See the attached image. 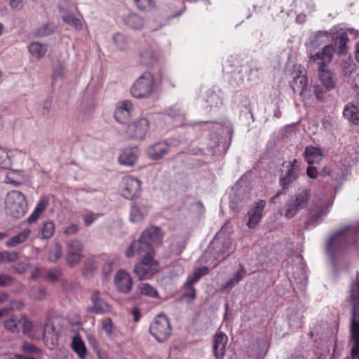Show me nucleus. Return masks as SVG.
Segmentation results:
<instances>
[{"label": "nucleus", "mask_w": 359, "mask_h": 359, "mask_svg": "<svg viewBox=\"0 0 359 359\" xmlns=\"http://www.w3.org/2000/svg\"><path fill=\"white\" fill-rule=\"evenodd\" d=\"M357 291L353 289L351 295L352 304V316L351 322V355L353 358L359 355V285Z\"/></svg>", "instance_id": "obj_1"}, {"label": "nucleus", "mask_w": 359, "mask_h": 359, "mask_svg": "<svg viewBox=\"0 0 359 359\" xmlns=\"http://www.w3.org/2000/svg\"><path fill=\"white\" fill-rule=\"evenodd\" d=\"M354 231L352 229L348 228L341 229L330 236L327 241V253L334 258L343 249L346 248L348 244L354 242Z\"/></svg>", "instance_id": "obj_2"}, {"label": "nucleus", "mask_w": 359, "mask_h": 359, "mask_svg": "<svg viewBox=\"0 0 359 359\" xmlns=\"http://www.w3.org/2000/svg\"><path fill=\"white\" fill-rule=\"evenodd\" d=\"M156 90L155 78L150 72H144L133 83L130 94L137 99L148 98Z\"/></svg>", "instance_id": "obj_3"}, {"label": "nucleus", "mask_w": 359, "mask_h": 359, "mask_svg": "<svg viewBox=\"0 0 359 359\" xmlns=\"http://www.w3.org/2000/svg\"><path fill=\"white\" fill-rule=\"evenodd\" d=\"M311 189L305 187L299 189L285 205L284 216L287 219H291L300 210L306 208L311 200Z\"/></svg>", "instance_id": "obj_4"}, {"label": "nucleus", "mask_w": 359, "mask_h": 359, "mask_svg": "<svg viewBox=\"0 0 359 359\" xmlns=\"http://www.w3.org/2000/svg\"><path fill=\"white\" fill-rule=\"evenodd\" d=\"M5 209L8 215L15 219L22 217L27 210L25 196L18 191H11L5 198Z\"/></svg>", "instance_id": "obj_5"}, {"label": "nucleus", "mask_w": 359, "mask_h": 359, "mask_svg": "<svg viewBox=\"0 0 359 359\" xmlns=\"http://www.w3.org/2000/svg\"><path fill=\"white\" fill-rule=\"evenodd\" d=\"M124 255L128 259H132L138 256L141 259H149L155 257V251L153 245L141 239V236L138 239L133 241L127 249L124 251Z\"/></svg>", "instance_id": "obj_6"}, {"label": "nucleus", "mask_w": 359, "mask_h": 359, "mask_svg": "<svg viewBox=\"0 0 359 359\" xmlns=\"http://www.w3.org/2000/svg\"><path fill=\"white\" fill-rule=\"evenodd\" d=\"M334 197L332 194L323 192L317 193L311 202V207L309 210L310 214L316 219H320L325 215L333 204Z\"/></svg>", "instance_id": "obj_7"}, {"label": "nucleus", "mask_w": 359, "mask_h": 359, "mask_svg": "<svg viewBox=\"0 0 359 359\" xmlns=\"http://www.w3.org/2000/svg\"><path fill=\"white\" fill-rule=\"evenodd\" d=\"M149 332L156 341L159 342L166 341L171 334V327L168 317L163 314L158 315L150 325Z\"/></svg>", "instance_id": "obj_8"}, {"label": "nucleus", "mask_w": 359, "mask_h": 359, "mask_svg": "<svg viewBox=\"0 0 359 359\" xmlns=\"http://www.w3.org/2000/svg\"><path fill=\"white\" fill-rule=\"evenodd\" d=\"M160 266L154 257L149 259H141L133 269L134 274L139 280H147L151 278L155 273L159 271Z\"/></svg>", "instance_id": "obj_9"}, {"label": "nucleus", "mask_w": 359, "mask_h": 359, "mask_svg": "<svg viewBox=\"0 0 359 359\" xmlns=\"http://www.w3.org/2000/svg\"><path fill=\"white\" fill-rule=\"evenodd\" d=\"M149 130V121L146 118H140L130 123L126 130V135L134 140H143Z\"/></svg>", "instance_id": "obj_10"}, {"label": "nucleus", "mask_w": 359, "mask_h": 359, "mask_svg": "<svg viewBox=\"0 0 359 359\" xmlns=\"http://www.w3.org/2000/svg\"><path fill=\"white\" fill-rule=\"evenodd\" d=\"M142 191L140 180L133 176H126L122 180V196L132 200L140 196Z\"/></svg>", "instance_id": "obj_11"}, {"label": "nucleus", "mask_w": 359, "mask_h": 359, "mask_svg": "<svg viewBox=\"0 0 359 359\" xmlns=\"http://www.w3.org/2000/svg\"><path fill=\"white\" fill-rule=\"evenodd\" d=\"M290 86L294 93L304 97L309 88V81L305 71L298 70L294 72L293 79L290 81Z\"/></svg>", "instance_id": "obj_12"}, {"label": "nucleus", "mask_w": 359, "mask_h": 359, "mask_svg": "<svg viewBox=\"0 0 359 359\" xmlns=\"http://www.w3.org/2000/svg\"><path fill=\"white\" fill-rule=\"evenodd\" d=\"M114 283L117 290L123 293H129L133 287L130 274L124 269H119L114 276Z\"/></svg>", "instance_id": "obj_13"}, {"label": "nucleus", "mask_w": 359, "mask_h": 359, "mask_svg": "<svg viewBox=\"0 0 359 359\" xmlns=\"http://www.w3.org/2000/svg\"><path fill=\"white\" fill-rule=\"evenodd\" d=\"M334 48L332 45H327L323 47L322 51L311 55L309 57L310 62L318 65V69L323 68L329 64L333 58Z\"/></svg>", "instance_id": "obj_14"}, {"label": "nucleus", "mask_w": 359, "mask_h": 359, "mask_svg": "<svg viewBox=\"0 0 359 359\" xmlns=\"http://www.w3.org/2000/svg\"><path fill=\"white\" fill-rule=\"evenodd\" d=\"M266 204L264 200H258L255 203L254 208L248 212L247 226L250 229L255 228L261 221Z\"/></svg>", "instance_id": "obj_15"}, {"label": "nucleus", "mask_w": 359, "mask_h": 359, "mask_svg": "<svg viewBox=\"0 0 359 359\" xmlns=\"http://www.w3.org/2000/svg\"><path fill=\"white\" fill-rule=\"evenodd\" d=\"M141 239L150 243L153 247L161 245L162 244L164 233L162 229L156 226H151L144 229L140 234Z\"/></svg>", "instance_id": "obj_16"}, {"label": "nucleus", "mask_w": 359, "mask_h": 359, "mask_svg": "<svg viewBox=\"0 0 359 359\" xmlns=\"http://www.w3.org/2000/svg\"><path fill=\"white\" fill-rule=\"evenodd\" d=\"M170 150V146L165 141L155 142L149 146L146 150L147 156L154 161L160 160Z\"/></svg>", "instance_id": "obj_17"}, {"label": "nucleus", "mask_w": 359, "mask_h": 359, "mask_svg": "<svg viewBox=\"0 0 359 359\" xmlns=\"http://www.w3.org/2000/svg\"><path fill=\"white\" fill-rule=\"evenodd\" d=\"M139 62L145 67H151L157 62V55L150 44H144L140 50Z\"/></svg>", "instance_id": "obj_18"}, {"label": "nucleus", "mask_w": 359, "mask_h": 359, "mask_svg": "<svg viewBox=\"0 0 359 359\" xmlns=\"http://www.w3.org/2000/svg\"><path fill=\"white\" fill-rule=\"evenodd\" d=\"M133 104L130 100L119 102L114 111V118L120 123H126L131 116Z\"/></svg>", "instance_id": "obj_19"}, {"label": "nucleus", "mask_w": 359, "mask_h": 359, "mask_svg": "<svg viewBox=\"0 0 359 359\" xmlns=\"http://www.w3.org/2000/svg\"><path fill=\"white\" fill-rule=\"evenodd\" d=\"M82 250L83 246L77 241H71L68 244L67 261L70 266H73L79 263Z\"/></svg>", "instance_id": "obj_20"}, {"label": "nucleus", "mask_w": 359, "mask_h": 359, "mask_svg": "<svg viewBox=\"0 0 359 359\" xmlns=\"http://www.w3.org/2000/svg\"><path fill=\"white\" fill-rule=\"evenodd\" d=\"M140 156V150L137 147L126 148L118 156L120 164L126 166H133L137 162Z\"/></svg>", "instance_id": "obj_21"}, {"label": "nucleus", "mask_w": 359, "mask_h": 359, "mask_svg": "<svg viewBox=\"0 0 359 359\" xmlns=\"http://www.w3.org/2000/svg\"><path fill=\"white\" fill-rule=\"evenodd\" d=\"M148 210L147 205L142 201L133 204L130 209V220L137 223L143 221Z\"/></svg>", "instance_id": "obj_22"}, {"label": "nucleus", "mask_w": 359, "mask_h": 359, "mask_svg": "<svg viewBox=\"0 0 359 359\" xmlns=\"http://www.w3.org/2000/svg\"><path fill=\"white\" fill-rule=\"evenodd\" d=\"M91 301L93 302V306L90 309L92 312L96 313H104L109 311V305L100 298V292L98 291L92 294Z\"/></svg>", "instance_id": "obj_23"}, {"label": "nucleus", "mask_w": 359, "mask_h": 359, "mask_svg": "<svg viewBox=\"0 0 359 359\" xmlns=\"http://www.w3.org/2000/svg\"><path fill=\"white\" fill-rule=\"evenodd\" d=\"M227 341L228 337L223 332H220L216 334L214 339L213 350L217 358L224 355Z\"/></svg>", "instance_id": "obj_24"}, {"label": "nucleus", "mask_w": 359, "mask_h": 359, "mask_svg": "<svg viewBox=\"0 0 359 359\" xmlns=\"http://www.w3.org/2000/svg\"><path fill=\"white\" fill-rule=\"evenodd\" d=\"M343 115L348 122L357 124L359 121V104L348 103L344 107Z\"/></svg>", "instance_id": "obj_25"}, {"label": "nucleus", "mask_w": 359, "mask_h": 359, "mask_svg": "<svg viewBox=\"0 0 359 359\" xmlns=\"http://www.w3.org/2000/svg\"><path fill=\"white\" fill-rule=\"evenodd\" d=\"M348 41L347 33L342 29L339 30L337 33V36L334 39V46L337 49V53L339 55H344L347 53V43Z\"/></svg>", "instance_id": "obj_26"}, {"label": "nucleus", "mask_w": 359, "mask_h": 359, "mask_svg": "<svg viewBox=\"0 0 359 359\" xmlns=\"http://www.w3.org/2000/svg\"><path fill=\"white\" fill-rule=\"evenodd\" d=\"M299 168L288 167L285 175L280 179V184L283 189L288 187L298 177Z\"/></svg>", "instance_id": "obj_27"}, {"label": "nucleus", "mask_w": 359, "mask_h": 359, "mask_svg": "<svg viewBox=\"0 0 359 359\" xmlns=\"http://www.w3.org/2000/svg\"><path fill=\"white\" fill-rule=\"evenodd\" d=\"M30 229H25L19 233L10 238L6 242V245L8 248H14L20 244L25 243L31 235Z\"/></svg>", "instance_id": "obj_28"}, {"label": "nucleus", "mask_w": 359, "mask_h": 359, "mask_svg": "<svg viewBox=\"0 0 359 359\" xmlns=\"http://www.w3.org/2000/svg\"><path fill=\"white\" fill-rule=\"evenodd\" d=\"M319 79L323 86L327 90H332L335 87L336 79L331 72L325 70L323 68L318 69Z\"/></svg>", "instance_id": "obj_29"}, {"label": "nucleus", "mask_w": 359, "mask_h": 359, "mask_svg": "<svg viewBox=\"0 0 359 359\" xmlns=\"http://www.w3.org/2000/svg\"><path fill=\"white\" fill-rule=\"evenodd\" d=\"M48 205V200L46 198H41L37 203L34 210L27 219L29 224H32L37 220L39 216L43 213Z\"/></svg>", "instance_id": "obj_30"}, {"label": "nucleus", "mask_w": 359, "mask_h": 359, "mask_svg": "<svg viewBox=\"0 0 359 359\" xmlns=\"http://www.w3.org/2000/svg\"><path fill=\"white\" fill-rule=\"evenodd\" d=\"M48 205V200L46 198H41L37 203L34 210L27 219L29 224H32L37 220L39 216L43 213Z\"/></svg>", "instance_id": "obj_31"}, {"label": "nucleus", "mask_w": 359, "mask_h": 359, "mask_svg": "<svg viewBox=\"0 0 359 359\" xmlns=\"http://www.w3.org/2000/svg\"><path fill=\"white\" fill-rule=\"evenodd\" d=\"M304 155L306 161L309 164L318 163L322 158L321 150L314 147H307Z\"/></svg>", "instance_id": "obj_32"}, {"label": "nucleus", "mask_w": 359, "mask_h": 359, "mask_svg": "<svg viewBox=\"0 0 359 359\" xmlns=\"http://www.w3.org/2000/svg\"><path fill=\"white\" fill-rule=\"evenodd\" d=\"M125 24L133 29H140L144 25V20L136 13H130L124 18Z\"/></svg>", "instance_id": "obj_33"}, {"label": "nucleus", "mask_w": 359, "mask_h": 359, "mask_svg": "<svg viewBox=\"0 0 359 359\" xmlns=\"http://www.w3.org/2000/svg\"><path fill=\"white\" fill-rule=\"evenodd\" d=\"M216 248L218 249L215 257V259L217 261H222L224 259L233 252L232 243L229 240L225 241L221 246L217 245Z\"/></svg>", "instance_id": "obj_34"}, {"label": "nucleus", "mask_w": 359, "mask_h": 359, "mask_svg": "<svg viewBox=\"0 0 359 359\" xmlns=\"http://www.w3.org/2000/svg\"><path fill=\"white\" fill-rule=\"evenodd\" d=\"M208 272V268L206 266H202L194 270L193 273L187 277L186 282L184 284V287H190L193 284L199 280L201 276L207 274Z\"/></svg>", "instance_id": "obj_35"}, {"label": "nucleus", "mask_w": 359, "mask_h": 359, "mask_svg": "<svg viewBox=\"0 0 359 359\" xmlns=\"http://www.w3.org/2000/svg\"><path fill=\"white\" fill-rule=\"evenodd\" d=\"M205 102L210 109L216 108L222 104L219 95L211 89L208 90L205 93Z\"/></svg>", "instance_id": "obj_36"}, {"label": "nucleus", "mask_w": 359, "mask_h": 359, "mask_svg": "<svg viewBox=\"0 0 359 359\" xmlns=\"http://www.w3.org/2000/svg\"><path fill=\"white\" fill-rule=\"evenodd\" d=\"M137 290L139 294L144 295L151 298L158 297L157 290L151 285L147 283H140L137 286Z\"/></svg>", "instance_id": "obj_37"}, {"label": "nucleus", "mask_w": 359, "mask_h": 359, "mask_svg": "<svg viewBox=\"0 0 359 359\" xmlns=\"http://www.w3.org/2000/svg\"><path fill=\"white\" fill-rule=\"evenodd\" d=\"M29 51L34 57L39 59L46 55L47 46L39 42H32L29 46Z\"/></svg>", "instance_id": "obj_38"}, {"label": "nucleus", "mask_w": 359, "mask_h": 359, "mask_svg": "<svg viewBox=\"0 0 359 359\" xmlns=\"http://www.w3.org/2000/svg\"><path fill=\"white\" fill-rule=\"evenodd\" d=\"M288 323L292 329H297L302 327L303 315L298 311H292L288 315Z\"/></svg>", "instance_id": "obj_39"}, {"label": "nucleus", "mask_w": 359, "mask_h": 359, "mask_svg": "<svg viewBox=\"0 0 359 359\" xmlns=\"http://www.w3.org/2000/svg\"><path fill=\"white\" fill-rule=\"evenodd\" d=\"M72 346L73 350L81 359L85 358V355H86V348L84 343L79 337H74L72 342Z\"/></svg>", "instance_id": "obj_40"}, {"label": "nucleus", "mask_w": 359, "mask_h": 359, "mask_svg": "<svg viewBox=\"0 0 359 359\" xmlns=\"http://www.w3.org/2000/svg\"><path fill=\"white\" fill-rule=\"evenodd\" d=\"M46 295V288L42 285H39L32 288L29 297L33 300L40 301L43 299Z\"/></svg>", "instance_id": "obj_41"}, {"label": "nucleus", "mask_w": 359, "mask_h": 359, "mask_svg": "<svg viewBox=\"0 0 359 359\" xmlns=\"http://www.w3.org/2000/svg\"><path fill=\"white\" fill-rule=\"evenodd\" d=\"M20 323L18 319V316L12 315L7 319L4 320V327L11 331V332H16L18 331V323Z\"/></svg>", "instance_id": "obj_42"}, {"label": "nucleus", "mask_w": 359, "mask_h": 359, "mask_svg": "<svg viewBox=\"0 0 359 359\" xmlns=\"http://www.w3.org/2000/svg\"><path fill=\"white\" fill-rule=\"evenodd\" d=\"M65 74V67L62 63L56 65L53 69L52 79L53 83H55L59 80L62 79Z\"/></svg>", "instance_id": "obj_43"}, {"label": "nucleus", "mask_w": 359, "mask_h": 359, "mask_svg": "<svg viewBox=\"0 0 359 359\" xmlns=\"http://www.w3.org/2000/svg\"><path fill=\"white\" fill-rule=\"evenodd\" d=\"M11 165V161L8 151L0 147V170L8 169Z\"/></svg>", "instance_id": "obj_44"}, {"label": "nucleus", "mask_w": 359, "mask_h": 359, "mask_svg": "<svg viewBox=\"0 0 359 359\" xmlns=\"http://www.w3.org/2000/svg\"><path fill=\"white\" fill-rule=\"evenodd\" d=\"M113 40L119 50H126L128 48V41L124 35L120 33L115 34Z\"/></svg>", "instance_id": "obj_45"}, {"label": "nucleus", "mask_w": 359, "mask_h": 359, "mask_svg": "<svg viewBox=\"0 0 359 359\" xmlns=\"http://www.w3.org/2000/svg\"><path fill=\"white\" fill-rule=\"evenodd\" d=\"M62 20L64 22L67 23L68 25L72 26L77 30H80L82 28L81 23L80 20L74 17L72 14L65 13L62 15Z\"/></svg>", "instance_id": "obj_46"}, {"label": "nucleus", "mask_w": 359, "mask_h": 359, "mask_svg": "<svg viewBox=\"0 0 359 359\" xmlns=\"http://www.w3.org/2000/svg\"><path fill=\"white\" fill-rule=\"evenodd\" d=\"M18 258V254L15 252H0V263L13 262Z\"/></svg>", "instance_id": "obj_47"}, {"label": "nucleus", "mask_w": 359, "mask_h": 359, "mask_svg": "<svg viewBox=\"0 0 359 359\" xmlns=\"http://www.w3.org/2000/svg\"><path fill=\"white\" fill-rule=\"evenodd\" d=\"M55 231V224L52 222L44 223L41 229V235L43 238H50L53 236Z\"/></svg>", "instance_id": "obj_48"}, {"label": "nucleus", "mask_w": 359, "mask_h": 359, "mask_svg": "<svg viewBox=\"0 0 359 359\" xmlns=\"http://www.w3.org/2000/svg\"><path fill=\"white\" fill-rule=\"evenodd\" d=\"M53 32V28L49 23H45L35 31V35L38 37H43Z\"/></svg>", "instance_id": "obj_49"}, {"label": "nucleus", "mask_w": 359, "mask_h": 359, "mask_svg": "<svg viewBox=\"0 0 359 359\" xmlns=\"http://www.w3.org/2000/svg\"><path fill=\"white\" fill-rule=\"evenodd\" d=\"M101 324L102 330L106 333L107 337H111L114 330V324L111 319L109 318H104L101 320Z\"/></svg>", "instance_id": "obj_50"}, {"label": "nucleus", "mask_w": 359, "mask_h": 359, "mask_svg": "<svg viewBox=\"0 0 359 359\" xmlns=\"http://www.w3.org/2000/svg\"><path fill=\"white\" fill-rule=\"evenodd\" d=\"M244 74L241 72L234 73L229 81L230 85L233 88L241 86L244 83Z\"/></svg>", "instance_id": "obj_51"}, {"label": "nucleus", "mask_w": 359, "mask_h": 359, "mask_svg": "<svg viewBox=\"0 0 359 359\" xmlns=\"http://www.w3.org/2000/svg\"><path fill=\"white\" fill-rule=\"evenodd\" d=\"M138 8L142 11L150 10L155 7L154 0H134Z\"/></svg>", "instance_id": "obj_52"}, {"label": "nucleus", "mask_w": 359, "mask_h": 359, "mask_svg": "<svg viewBox=\"0 0 359 359\" xmlns=\"http://www.w3.org/2000/svg\"><path fill=\"white\" fill-rule=\"evenodd\" d=\"M62 256V249L59 245H55L49 251L48 259L55 262Z\"/></svg>", "instance_id": "obj_53"}, {"label": "nucleus", "mask_w": 359, "mask_h": 359, "mask_svg": "<svg viewBox=\"0 0 359 359\" xmlns=\"http://www.w3.org/2000/svg\"><path fill=\"white\" fill-rule=\"evenodd\" d=\"M184 288H186L187 290V292H186L183 295H182V299L187 301V302H191L193 299H195V297H196V290L193 287V286H190V287H184Z\"/></svg>", "instance_id": "obj_54"}, {"label": "nucleus", "mask_w": 359, "mask_h": 359, "mask_svg": "<svg viewBox=\"0 0 359 359\" xmlns=\"http://www.w3.org/2000/svg\"><path fill=\"white\" fill-rule=\"evenodd\" d=\"M79 230L78 224L70 223L64 230V233L66 236L75 235Z\"/></svg>", "instance_id": "obj_55"}, {"label": "nucleus", "mask_w": 359, "mask_h": 359, "mask_svg": "<svg viewBox=\"0 0 359 359\" xmlns=\"http://www.w3.org/2000/svg\"><path fill=\"white\" fill-rule=\"evenodd\" d=\"M97 219V215L88 212L83 215V220L86 226H90Z\"/></svg>", "instance_id": "obj_56"}, {"label": "nucleus", "mask_w": 359, "mask_h": 359, "mask_svg": "<svg viewBox=\"0 0 359 359\" xmlns=\"http://www.w3.org/2000/svg\"><path fill=\"white\" fill-rule=\"evenodd\" d=\"M44 336L52 335V337L56 339V332L53 324L50 322L47 323L43 328Z\"/></svg>", "instance_id": "obj_57"}, {"label": "nucleus", "mask_w": 359, "mask_h": 359, "mask_svg": "<svg viewBox=\"0 0 359 359\" xmlns=\"http://www.w3.org/2000/svg\"><path fill=\"white\" fill-rule=\"evenodd\" d=\"M330 39L329 32L327 31H318L315 34V41L318 42H326Z\"/></svg>", "instance_id": "obj_58"}, {"label": "nucleus", "mask_w": 359, "mask_h": 359, "mask_svg": "<svg viewBox=\"0 0 359 359\" xmlns=\"http://www.w3.org/2000/svg\"><path fill=\"white\" fill-rule=\"evenodd\" d=\"M22 350L25 353H30L39 355V351L30 343H25L22 346Z\"/></svg>", "instance_id": "obj_59"}, {"label": "nucleus", "mask_w": 359, "mask_h": 359, "mask_svg": "<svg viewBox=\"0 0 359 359\" xmlns=\"http://www.w3.org/2000/svg\"><path fill=\"white\" fill-rule=\"evenodd\" d=\"M20 321H22V329L25 333H28L32 330L33 325L30 320H27L25 317H23Z\"/></svg>", "instance_id": "obj_60"}, {"label": "nucleus", "mask_w": 359, "mask_h": 359, "mask_svg": "<svg viewBox=\"0 0 359 359\" xmlns=\"http://www.w3.org/2000/svg\"><path fill=\"white\" fill-rule=\"evenodd\" d=\"M168 114L173 117L183 116L184 115L178 106L170 107L168 111Z\"/></svg>", "instance_id": "obj_61"}, {"label": "nucleus", "mask_w": 359, "mask_h": 359, "mask_svg": "<svg viewBox=\"0 0 359 359\" xmlns=\"http://www.w3.org/2000/svg\"><path fill=\"white\" fill-rule=\"evenodd\" d=\"M61 273H60V271L57 269H50L48 271V274H47V278L53 281V280H57L60 276Z\"/></svg>", "instance_id": "obj_62"}, {"label": "nucleus", "mask_w": 359, "mask_h": 359, "mask_svg": "<svg viewBox=\"0 0 359 359\" xmlns=\"http://www.w3.org/2000/svg\"><path fill=\"white\" fill-rule=\"evenodd\" d=\"M13 282L11 276L6 275H0V286L10 285Z\"/></svg>", "instance_id": "obj_63"}, {"label": "nucleus", "mask_w": 359, "mask_h": 359, "mask_svg": "<svg viewBox=\"0 0 359 359\" xmlns=\"http://www.w3.org/2000/svg\"><path fill=\"white\" fill-rule=\"evenodd\" d=\"M313 93L318 100H323L324 98V90L319 86H315Z\"/></svg>", "instance_id": "obj_64"}]
</instances>
